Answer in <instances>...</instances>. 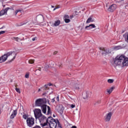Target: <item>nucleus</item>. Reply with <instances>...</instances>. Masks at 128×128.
Masks as SVG:
<instances>
[{
  "instance_id": "nucleus-1",
  "label": "nucleus",
  "mask_w": 128,
  "mask_h": 128,
  "mask_svg": "<svg viewBox=\"0 0 128 128\" xmlns=\"http://www.w3.org/2000/svg\"><path fill=\"white\" fill-rule=\"evenodd\" d=\"M46 100L44 98H38L35 102L36 106H40L43 114H46Z\"/></svg>"
},
{
  "instance_id": "nucleus-2",
  "label": "nucleus",
  "mask_w": 128,
  "mask_h": 128,
  "mask_svg": "<svg viewBox=\"0 0 128 128\" xmlns=\"http://www.w3.org/2000/svg\"><path fill=\"white\" fill-rule=\"evenodd\" d=\"M41 124L42 126H49V128H56V121L52 117H49L46 120V122Z\"/></svg>"
},
{
  "instance_id": "nucleus-3",
  "label": "nucleus",
  "mask_w": 128,
  "mask_h": 128,
  "mask_svg": "<svg viewBox=\"0 0 128 128\" xmlns=\"http://www.w3.org/2000/svg\"><path fill=\"white\" fill-rule=\"evenodd\" d=\"M16 52H11L7 53L8 58L10 60V62L14 60L16 56Z\"/></svg>"
},
{
  "instance_id": "nucleus-4",
  "label": "nucleus",
  "mask_w": 128,
  "mask_h": 128,
  "mask_svg": "<svg viewBox=\"0 0 128 128\" xmlns=\"http://www.w3.org/2000/svg\"><path fill=\"white\" fill-rule=\"evenodd\" d=\"M26 124L28 126L32 128L34 124V118L32 117L28 118L26 119Z\"/></svg>"
},
{
  "instance_id": "nucleus-5",
  "label": "nucleus",
  "mask_w": 128,
  "mask_h": 128,
  "mask_svg": "<svg viewBox=\"0 0 128 128\" xmlns=\"http://www.w3.org/2000/svg\"><path fill=\"white\" fill-rule=\"evenodd\" d=\"M35 118L38 120L39 116H41L42 114V110L39 108H36L34 110Z\"/></svg>"
},
{
  "instance_id": "nucleus-6",
  "label": "nucleus",
  "mask_w": 128,
  "mask_h": 128,
  "mask_svg": "<svg viewBox=\"0 0 128 128\" xmlns=\"http://www.w3.org/2000/svg\"><path fill=\"white\" fill-rule=\"evenodd\" d=\"M71 86H72L74 90H80V84L76 83V82L74 80H72L71 82Z\"/></svg>"
},
{
  "instance_id": "nucleus-7",
  "label": "nucleus",
  "mask_w": 128,
  "mask_h": 128,
  "mask_svg": "<svg viewBox=\"0 0 128 128\" xmlns=\"http://www.w3.org/2000/svg\"><path fill=\"white\" fill-rule=\"evenodd\" d=\"M100 52H101L102 56H106V54H110V52L104 48H100Z\"/></svg>"
},
{
  "instance_id": "nucleus-8",
  "label": "nucleus",
  "mask_w": 128,
  "mask_h": 128,
  "mask_svg": "<svg viewBox=\"0 0 128 128\" xmlns=\"http://www.w3.org/2000/svg\"><path fill=\"white\" fill-rule=\"evenodd\" d=\"M8 58L7 53L0 57V63L4 62H6Z\"/></svg>"
},
{
  "instance_id": "nucleus-9",
  "label": "nucleus",
  "mask_w": 128,
  "mask_h": 128,
  "mask_svg": "<svg viewBox=\"0 0 128 128\" xmlns=\"http://www.w3.org/2000/svg\"><path fill=\"white\" fill-rule=\"evenodd\" d=\"M117 6L116 4H113L111 5L108 8V12H114L116 10Z\"/></svg>"
},
{
  "instance_id": "nucleus-10",
  "label": "nucleus",
  "mask_w": 128,
  "mask_h": 128,
  "mask_svg": "<svg viewBox=\"0 0 128 128\" xmlns=\"http://www.w3.org/2000/svg\"><path fill=\"white\" fill-rule=\"evenodd\" d=\"M38 120L40 122V124H42L44 122V120H46H46L48 119H46V116H44V115H41L40 116H39L38 118Z\"/></svg>"
},
{
  "instance_id": "nucleus-11",
  "label": "nucleus",
  "mask_w": 128,
  "mask_h": 128,
  "mask_svg": "<svg viewBox=\"0 0 128 128\" xmlns=\"http://www.w3.org/2000/svg\"><path fill=\"white\" fill-rule=\"evenodd\" d=\"M18 114V110H12L10 116V118H14L16 115Z\"/></svg>"
},
{
  "instance_id": "nucleus-12",
  "label": "nucleus",
  "mask_w": 128,
  "mask_h": 128,
  "mask_svg": "<svg viewBox=\"0 0 128 128\" xmlns=\"http://www.w3.org/2000/svg\"><path fill=\"white\" fill-rule=\"evenodd\" d=\"M112 114L111 112H108L106 114L104 117V120L105 122H110V118H112Z\"/></svg>"
},
{
  "instance_id": "nucleus-13",
  "label": "nucleus",
  "mask_w": 128,
  "mask_h": 128,
  "mask_svg": "<svg viewBox=\"0 0 128 128\" xmlns=\"http://www.w3.org/2000/svg\"><path fill=\"white\" fill-rule=\"evenodd\" d=\"M56 108L58 112H60V114H62L64 110L62 105L58 106Z\"/></svg>"
},
{
  "instance_id": "nucleus-14",
  "label": "nucleus",
  "mask_w": 128,
  "mask_h": 128,
  "mask_svg": "<svg viewBox=\"0 0 128 128\" xmlns=\"http://www.w3.org/2000/svg\"><path fill=\"white\" fill-rule=\"evenodd\" d=\"M96 28V26L94 25V24H90L88 26H86L85 27L86 30H92V28Z\"/></svg>"
},
{
  "instance_id": "nucleus-15",
  "label": "nucleus",
  "mask_w": 128,
  "mask_h": 128,
  "mask_svg": "<svg viewBox=\"0 0 128 128\" xmlns=\"http://www.w3.org/2000/svg\"><path fill=\"white\" fill-rule=\"evenodd\" d=\"M82 98L84 100H86L88 98H90V92L86 91L83 93Z\"/></svg>"
},
{
  "instance_id": "nucleus-16",
  "label": "nucleus",
  "mask_w": 128,
  "mask_h": 128,
  "mask_svg": "<svg viewBox=\"0 0 128 128\" xmlns=\"http://www.w3.org/2000/svg\"><path fill=\"white\" fill-rule=\"evenodd\" d=\"M10 10V8H7L4 10H2L0 12V16H4V14H6V12H8V10Z\"/></svg>"
},
{
  "instance_id": "nucleus-17",
  "label": "nucleus",
  "mask_w": 128,
  "mask_h": 128,
  "mask_svg": "<svg viewBox=\"0 0 128 128\" xmlns=\"http://www.w3.org/2000/svg\"><path fill=\"white\" fill-rule=\"evenodd\" d=\"M114 88L111 87L109 89H107L106 92L108 94H112V90H114Z\"/></svg>"
},
{
  "instance_id": "nucleus-18",
  "label": "nucleus",
  "mask_w": 128,
  "mask_h": 128,
  "mask_svg": "<svg viewBox=\"0 0 128 128\" xmlns=\"http://www.w3.org/2000/svg\"><path fill=\"white\" fill-rule=\"evenodd\" d=\"M122 47L120 46H115L113 48L114 50H122Z\"/></svg>"
},
{
  "instance_id": "nucleus-19",
  "label": "nucleus",
  "mask_w": 128,
  "mask_h": 128,
  "mask_svg": "<svg viewBox=\"0 0 128 128\" xmlns=\"http://www.w3.org/2000/svg\"><path fill=\"white\" fill-rule=\"evenodd\" d=\"M94 22V20L92 19V18L90 17L86 20V24H90V22Z\"/></svg>"
},
{
  "instance_id": "nucleus-20",
  "label": "nucleus",
  "mask_w": 128,
  "mask_h": 128,
  "mask_svg": "<svg viewBox=\"0 0 128 128\" xmlns=\"http://www.w3.org/2000/svg\"><path fill=\"white\" fill-rule=\"evenodd\" d=\"M60 21L59 20H57L55 21V22L54 24V26H60Z\"/></svg>"
},
{
  "instance_id": "nucleus-21",
  "label": "nucleus",
  "mask_w": 128,
  "mask_h": 128,
  "mask_svg": "<svg viewBox=\"0 0 128 128\" xmlns=\"http://www.w3.org/2000/svg\"><path fill=\"white\" fill-rule=\"evenodd\" d=\"M47 114H46L48 115V114H52V110H50V106H47Z\"/></svg>"
},
{
  "instance_id": "nucleus-22",
  "label": "nucleus",
  "mask_w": 128,
  "mask_h": 128,
  "mask_svg": "<svg viewBox=\"0 0 128 128\" xmlns=\"http://www.w3.org/2000/svg\"><path fill=\"white\" fill-rule=\"evenodd\" d=\"M12 40H16V42H20L22 40V39L18 38H16V37H13L12 38Z\"/></svg>"
},
{
  "instance_id": "nucleus-23",
  "label": "nucleus",
  "mask_w": 128,
  "mask_h": 128,
  "mask_svg": "<svg viewBox=\"0 0 128 128\" xmlns=\"http://www.w3.org/2000/svg\"><path fill=\"white\" fill-rule=\"evenodd\" d=\"M54 62L53 61H50L49 62V66H50V68H52V66H54Z\"/></svg>"
},
{
  "instance_id": "nucleus-24",
  "label": "nucleus",
  "mask_w": 128,
  "mask_h": 128,
  "mask_svg": "<svg viewBox=\"0 0 128 128\" xmlns=\"http://www.w3.org/2000/svg\"><path fill=\"white\" fill-rule=\"evenodd\" d=\"M114 82V79H108V84H112Z\"/></svg>"
},
{
  "instance_id": "nucleus-25",
  "label": "nucleus",
  "mask_w": 128,
  "mask_h": 128,
  "mask_svg": "<svg viewBox=\"0 0 128 128\" xmlns=\"http://www.w3.org/2000/svg\"><path fill=\"white\" fill-rule=\"evenodd\" d=\"M48 68H50V66L46 64L44 66V70H48Z\"/></svg>"
},
{
  "instance_id": "nucleus-26",
  "label": "nucleus",
  "mask_w": 128,
  "mask_h": 128,
  "mask_svg": "<svg viewBox=\"0 0 128 128\" xmlns=\"http://www.w3.org/2000/svg\"><path fill=\"white\" fill-rule=\"evenodd\" d=\"M34 60H28V64H34Z\"/></svg>"
},
{
  "instance_id": "nucleus-27",
  "label": "nucleus",
  "mask_w": 128,
  "mask_h": 128,
  "mask_svg": "<svg viewBox=\"0 0 128 128\" xmlns=\"http://www.w3.org/2000/svg\"><path fill=\"white\" fill-rule=\"evenodd\" d=\"M22 118H24V120H28V115H26V114H24L23 115Z\"/></svg>"
},
{
  "instance_id": "nucleus-28",
  "label": "nucleus",
  "mask_w": 128,
  "mask_h": 128,
  "mask_svg": "<svg viewBox=\"0 0 128 128\" xmlns=\"http://www.w3.org/2000/svg\"><path fill=\"white\" fill-rule=\"evenodd\" d=\"M64 20L66 24H68V22H70V19H64Z\"/></svg>"
},
{
  "instance_id": "nucleus-29",
  "label": "nucleus",
  "mask_w": 128,
  "mask_h": 128,
  "mask_svg": "<svg viewBox=\"0 0 128 128\" xmlns=\"http://www.w3.org/2000/svg\"><path fill=\"white\" fill-rule=\"evenodd\" d=\"M21 10H16V12H14V14H15V16H16V14H18V12H21Z\"/></svg>"
},
{
  "instance_id": "nucleus-30",
  "label": "nucleus",
  "mask_w": 128,
  "mask_h": 128,
  "mask_svg": "<svg viewBox=\"0 0 128 128\" xmlns=\"http://www.w3.org/2000/svg\"><path fill=\"white\" fill-rule=\"evenodd\" d=\"M56 64L58 66V68H62V63H58Z\"/></svg>"
},
{
  "instance_id": "nucleus-31",
  "label": "nucleus",
  "mask_w": 128,
  "mask_h": 128,
  "mask_svg": "<svg viewBox=\"0 0 128 128\" xmlns=\"http://www.w3.org/2000/svg\"><path fill=\"white\" fill-rule=\"evenodd\" d=\"M26 78H30V73H26L25 75Z\"/></svg>"
},
{
  "instance_id": "nucleus-32",
  "label": "nucleus",
  "mask_w": 128,
  "mask_h": 128,
  "mask_svg": "<svg viewBox=\"0 0 128 128\" xmlns=\"http://www.w3.org/2000/svg\"><path fill=\"white\" fill-rule=\"evenodd\" d=\"M70 18V16H68V15H65L64 16V20H66V19H68Z\"/></svg>"
},
{
  "instance_id": "nucleus-33",
  "label": "nucleus",
  "mask_w": 128,
  "mask_h": 128,
  "mask_svg": "<svg viewBox=\"0 0 128 128\" xmlns=\"http://www.w3.org/2000/svg\"><path fill=\"white\" fill-rule=\"evenodd\" d=\"M16 90L17 92H18V94H20V90L19 88H16Z\"/></svg>"
},
{
  "instance_id": "nucleus-34",
  "label": "nucleus",
  "mask_w": 128,
  "mask_h": 128,
  "mask_svg": "<svg viewBox=\"0 0 128 128\" xmlns=\"http://www.w3.org/2000/svg\"><path fill=\"white\" fill-rule=\"evenodd\" d=\"M124 36H125V38H126L127 40H128V34H124Z\"/></svg>"
},
{
  "instance_id": "nucleus-35",
  "label": "nucleus",
  "mask_w": 128,
  "mask_h": 128,
  "mask_svg": "<svg viewBox=\"0 0 128 128\" xmlns=\"http://www.w3.org/2000/svg\"><path fill=\"white\" fill-rule=\"evenodd\" d=\"M38 18H41V20H44V16L42 15L38 16Z\"/></svg>"
},
{
  "instance_id": "nucleus-36",
  "label": "nucleus",
  "mask_w": 128,
  "mask_h": 128,
  "mask_svg": "<svg viewBox=\"0 0 128 128\" xmlns=\"http://www.w3.org/2000/svg\"><path fill=\"white\" fill-rule=\"evenodd\" d=\"M56 100L57 102H60V96H58L56 98Z\"/></svg>"
},
{
  "instance_id": "nucleus-37",
  "label": "nucleus",
  "mask_w": 128,
  "mask_h": 128,
  "mask_svg": "<svg viewBox=\"0 0 128 128\" xmlns=\"http://www.w3.org/2000/svg\"><path fill=\"white\" fill-rule=\"evenodd\" d=\"M70 107L72 108H76V105L72 104H71Z\"/></svg>"
},
{
  "instance_id": "nucleus-38",
  "label": "nucleus",
  "mask_w": 128,
  "mask_h": 128,
  "mask_svg": "<svg viewBox=\"0 0 128 128\" xmlns=\"http://www.w3.org/2000/svg\"><path fill=\"white\" fill-rule=\"evenodd\" d=\"M32 128H40V126H36L33 127Z\"/></svg>"
},
{
  "instance_id": "nucleus-39",
  "label": "nucleus",
  "mask_w": 128,
  "mask_h": 128,
  "mask_svg": "<svg viewBox=\"0 0 128 128\" xmlns=\"http://www.w3.org/2000/svg\"><path fill=\"white\" fill-rule=\"evenodd\" d=\"M6 32L5 31H1L0 32V34H4Z\"/></svg>"
},
{
  "instance_id": "nucleus-40",
  "label": "nucleus",
  "mask_w": 128,
  "mask_h": 128,
  "mask_svg": "<svg viewBox=\"0 0 128 128\" xmlns=\"http://www.w3.org/2000/svg\"><path fill=\"white\" fill-rule=\"evenodd\" d=\"M36 40V37H35V38H32V40L33 42H34V40Z\"/></svg>"
},
{
  "instance_id": "nucleus-41",
  "label": "nucleus",
  "mask_w": 128,
  "mask_h": 128,
  "mask_svg": "<svg viewBox=\"0 0 128 128\" xmlns=\"http://www.w3.org/2000/svg\"><path fill=\"white\" fill-rule=\"evenodd\" d=\"M51 102H55L54 98L52 99Z\"/></svg>"
},
{
  "instance_id": "nucleus-42",
  "label": "nucleus",
  "mask_w": 128,
  "mask_h": 128,
  "mask_svg": "<svg viewBox=\"0 0 128 128\" xmlns=\"http://www.w3.org/2000/svg\"><path fill=\"white\" fill-rule=\"evenodd\" d=\"M71 128H77L76 126H74L71 127Z\"/></svg>"
},
{
  "instance_id": "nucleus-43",
  "label": "nucleus",
  "mask_w": 128,
  "mask_h": 128,
  "mask_svg": "<svg viewBox=\"0 0 128 128\" xmlns=\"http://www.w3.org/2000/svg\"><path fill=\"white\" fill-rule=\"evenodd\" d=\"M58 54V52H54V54Z\"/></svg>"
},
{
  "instance_id": "nucleus-44",
  "label": "nucleus",
  "mask_w": 128,
  "mask_h": 128,
  "mask_svg": "<svg viewBox=\"0 0 128 128\" xmlns=\"http://www.w3.org/2000/svg\"><path fill=\"white\" fill-rule=\"evenodd\" d=\"M45 88H48V86L47 85H45Z\"/></svg>"
},
{
  "instance_id": "nucleus-45",
  "label": "nucleus",
  "mask_w": 128,
  "mask_h": 128,
  "mask_svg": "<svg viewBox=\"0 0 128 128\" xmlns=\"http://www.w3.org/2000/svg\"><path fill=\"white\" fill-rule=\"evenodd\" d=\"M38 70H40V71L42 70V68H40Z\"/></svg>"
},
{
  "instance_id": "nucleus-46",
  "label": "nucleus",
  "mask_w": 128,
  "mask_h": 128,
  "mask_svg": "<svg viewBox=\"0 0 128 128\" xmlns=\"http://www.w3.org/2000/svg\"><path fill=\"white\" fill-rule=\"evenodd\" d=\"M2 114V110L0 109V114Z\"/></svg>"
},
{
  "instance_id": "nucleus-47",
  "label": "nucleus",
  "mask_w": 128,
  "mask_h": 128,
  "mask_svg": "<svg viewBox=\"0 0 128 128\" xmlns=\"http://www.w3.org/2000/svg\"><path fill=\"white\" fill-rule=\"evenodd\" d=\"M56 10V8H54L53 10Z\"/></svg>"
},
{
  "instance_id": "nucleus-48",
  "label": "nucleus",
  "mask_w": 128,
  "mask_h": 128,
  "mask_svg": "<svg viewBox=\"0 0 128 128\" xmlns=\"http://www.w3.org/2000/svg\"><path fill=\"white\" fill-rule=\"evenodd\" d=\"M54 118H55L56 116H54V114L53 115Z\"/></svg>"
},
{
  "instance_id": "nucleus-49",
  "label": "nucleus",
  "mask_w": 128,
  "mask_h": 128,
  "mask_svg": "<svg viewBox=\"0 0 128 128\" xmlns=\"http://www.w3.org/2000/svg\"><path fill=\"white\" fill-rule=\"evenodd\" d=\"M40 89H39V90H38V92H40Z\"/></svg>"
},
{
  "instance_id": "nucleus-50",
  "label": "nucleus",
  "mask_w": 128,
  "mask_h": 128,
  "mask_svg": "<svg viewBox=\"0 0 128 128\" xmlns=\"http://www.w3.org/2000/svg\"><path fill=\"white\" fill-rule=\"evenodd\" d=\"M2 0V2H4V0Z\"/></svg>"
},
{
  "instance_id": "nucleus-51",
  "label": "nucleus",
  "mask_w": 128,
  "mask_h": 128,
  "mask_svg": "<svg viewBox=\"0 0 128 128\" xmlns=\"http://www.w3.org/2000/svg\"><path fill=\"white\" fill-rule=\"evenodd\" d=\"M124 0H121V2H122V1H124Z\"/></svg>"
},
{
  "instance_id": "nucleus-52",
  "label": "nucleus",
  "mask_w": 128,
  "mask_h": 128,
  "mask_svg": "<svg viewBox=\"0 0 128 128\" xmlns=\"http://www.w3.org/2000/svg\"><path fill=\"white\" fill-rule=\"evenodd\" d=\"M12 109H11V110H10V112H12Z\"/></svg>"
},
{
  "instance_id": "nucleus-53",
  "label": "nucleus",
  "mask_w": 128,
  "mask_h": 128,
  "mask_svg": "<svg viewBox=\"0 0 128 128\" xmlns=\"http://www.w3.org/2000/svg\"><path fill=\"white\" fill-rule=\"evenodd\" d=\"M52 8H54V6H52Z\"/></svg>"
},
{
  "instance_id": "nucleus-54",
  "label": "nucleus",
  "mask_w": 128,
  "mask_h": 128,
  "mask_svg": "<svg viewBox=\"0 0 128 128\" xmlns=\"http://www.w3.org/2000/svg\"><path fill=\"white\" fill-rule=\"evenodd\" d=\"M50 128V127H49V128Z\"/></svg>"
},
{
  "instance_id": "nucleus-55",
  "label": "nucleus",
  "mask_w": 128,
  "mask_h": 128,
  "mask_svg": "<svg viewBox=\"0 0 128 128\" xmlns=\"http://www.w3.org/2000/svg\"><path fill=\"white\" fill-rule=\"evenodd\" d=\"M71 18H74V16H72Z\"/></svg>"
}]
</instances>
